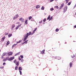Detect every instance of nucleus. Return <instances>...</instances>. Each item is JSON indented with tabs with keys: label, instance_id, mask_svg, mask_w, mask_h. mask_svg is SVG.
Segmentation results:
<instances>
[{
	"label": "nucleus",
	"instance_id": "obj_1",
	"mask_svg": "<svg viewBox=\"0 0 76 76\" xmlns=\"http://www.w3.org/2000/svg\"><path fill=\"white\" fill-rule=\"evenodd\" d=\"M31 34V32H30L28 33H27V34H25L24 35V37H25L24 39V41H26V39L28 38V36L29 35H30Z\"/></svg>",
	"mask_w": 76,
	"mask_h": 76
},
{
	"label": "nucleus",
	"instance_id": "obj_2",
	"mask_svg": "<svg viewBox=\"0 0 76 76\" xmlns=\"http://www.w3.org/2000/svg\"><path fill=\"white\" fill-rule=\"evenodd\" d=\"M67 7L66 6L64 7V12L65 13L66 11H67Z\"/></svg>",
	"mask_w": 76,
	"mask_h": 76
},
{
	"label": "nucleus",
	"instance_id": "obj_3",
	"mask_svg": "<svg viewBox=\"0 0 76 76\" xmlns=\"http://www.w3.org/2000/svg\"><path fill=\"white\" fill-rule=\"evenodd\" d=\"M7 54V53H3L2 55L1 56V58H3V56H6Z\"/></svg>",
	"mask_w": 76,
	"mask_h": 76
},
{
	"label": "nucleus",
	"instance_id": "obj_4",
	"mask_svg": "<svg viewBox=\"0 0 76 76\" xmlns=\"http://www.w3.org/2000/svg\"><path fill=\"white\" fill-rule=\"evenodd\" d=\"M14 58H15V57L13 56V57H11L9 58L8 60H9V61H12V60H13Z\"/></svg>",
	"mask_w": 76,
	"mask_h": 76
},
{
	"label": "nucleus",
	"instance_id": "obj_5",
	"mask_svg": "<svg viewBox=\"0 0 76 76\" xmlns=\"http://www.w3.org/2000/svg\"><path fill=\"white\" fill-rule=\"evenodd\" d=\"M19 17V15H16V16L15 17H14L13 18V20H15V19L18 18Z\"/></svg>",
	"mask_w": 76,
	"mask_h": 76
},
{
	"label": "nucleus",
	"instance_id": "obj_6",
	"mask_svg": "<svg viewBox=\"0 0 76 76\" xmlns=\"http://www.w3.org/2000/svg\"><path fill=\"white\" fill-rule=\"evenodd\" d=\"M12 52H10L9 53H8V55L9 56H12Z\"/></svg>",
	"mask_w": 76,
	"mask_h": 76
},
{
	"label": "nucleus",
	"instance_id": "obj_7",
	"mask_svg": "<svg viewBox=\"0 0 76 76\" xmlns=\"http://www.w3.org/2000/svg\"><path fill=\"white\" fill-rule=\"evenodd\" d=\"M63 6H64V4H62L61 5L60 7L59 8V9H61Z\"/></svg>",
	"mask_w": 76,
	"mask_h": 76
},
{
	"label": "nucleus",
	"instance_id": "obj_8",
	"mask_svg": "<svg viewBox=\"0 0 76 76\" xmlns=\"http://www.w3.org/2000/svg\"><path fill=\"white\" fill-rule=\"evenodd\" d=\"M72 65H73V64L72 63L70 62L69 63V67L70 68H71L72 67Z\"/></svg>",
	"mask_w": 76,
	"mask_h": 76
},
{
	"label": "nucleus",
	"instance_id": "obj_9",
	"mask_svg": "<svg viewBox=\"0 0 76 76\" xmlns=\"http://www.w3.org/2000/svg\"><path fill=\"white\" fill-rule=\"evenodd\" d=\"M4 39H5V36L4 37L1 39V41H2V42H3V41H4Z\"/></svg>",
	"mask_w": 76,
	"mask_h": 76
},
{
	"label": "nucleus",
	"instance_id": "obj_10",
	"mask_svg": "<svg viewBox=\"0 0 76 76\" xmlns=\"http://www.w3.org/2000/svg\"><path fill=\"white\" fill-rule=\"evenodd\" d=\"M8 58H9V57H7L6 58L3 59V61H6L7 60Z\"/></svg>",
	"mask_w": 76,
	"mask_h": 76
},
{
	"label": "nucleus",
	"instance_id": "obj_11",
	"mask_svg": "<svg viewBox=\"0 0 76 76\" xmlns=\"http://www.w3.org/2000/svg\"><path fill=\"white\" fill-rule=\"evenodd\" d=\"M45 53V50H43L41 52V54H44Z\"/></svg>",
	"mask_w": 76,
	"mask_h": 76
},
{
	"label": "nucleus",
	"instance_id": "obj_12",
	"mask_svg": "<svg viewBox=\"0 0 76 76\" xmlns=\"http://www.w3.org/2000/svg\"><path fill=\"white\" fill-rule=\"evenodd\" d=\"M15 27V24H13L12 26V29H13Z\"/></svg>",
	"mask_w": 76,
	"mask_h": 76
},
{
	"label": "nucleus",
	"instance_id": "obj_13",
	"mask_svg": "<svg viewBox=\"0 0 76 76\" xmlns=\"http://www.w3.org/2000/svg\"><path fill=\"white\" fill-rule=\"evenodd\" d=\"M22 40H20L19 41L17 42V44H18V43H20V42H22Z\"/></svg>",
	"mask_w": 76,
	"mask_h": 76
},
{
	"label": "nucleus",
	"instance_id": "obj_14",
	"mask_svg": "<svg viewBox=\"0 0 76 76\" xmlns=\"http://www.w3.org/2000/svg\"><path fill=\"white\" fill-rule=\"evenodd\" d=\"M39 5H37L36 6V9H38V8H39Z\"/></svg>",
	"mask_w": 76,
	"mask_h": 76
},
{
	"label": "nucleus",
	"instance_id": "obj_15",
	"mask_svg": "<svg viewBox=\"0 0 76 76\" xmlns=\"http://www.w3.org/2000/svg\"><path fill=\"white\" fill-rule=\"evenodd\" d=\"M19 70H22V67L20 66L19 67Z\"/></svg>",
	"mask_w": 76,
	"mask_h": 76
},
{
	"label": "nucleus",
	"instance_id": "obj_16",
	"mask_svg": "<svg viewBox=\"0 0 76 76\" xmlns=\"http://www.w3.org/2000/svg\"><path fill=\"white\" fill-rule=\"evenodd\" d=\"M14 63H17V61H16V59H15V60H14Z\"/></svg>",
	"mask_w": 76,
	"mask_h": 76
},
{
	"label": "nucleus",
	"instance_id": "obj_17",
	"mask_svg": "<svg viewBox=\"0 0 76 76\" xmlns=\"http://www.w3.org/2000/svg\"><path fill=\"white\" fill-rule=\"evenodd\" d=\"M12 34H10L8 35V37L9 38H10V37L12 36Z\"/></svg>",
	"mask_w": 76,
	"mask_h": 76
},
{
	"label": "nucleus",
	"instance_id": "obj_18",
	"mask_svg": "<svg viewBox=\"0 0 76 76\" xmlns=\"http://www.w3.org/2000/svg\"><path fill=\"white\" fill-rule=\"evenodd\" d=\"M28 43V42L26 41L22 44H26Z\"/></svg>",
	"mask_w": 76,
	"mask_h": 76
},
{
	"label": "nucleus",
	"instance_id": "obj_19",
	"mask_svg": "<svg viewBox=\"0 0 76 76\" xmlns=\"http://www.w3.org/2000/svg\"><path fill=\"white\" fill-rule=\"evenodd\" d=\"M55 8H56V9H59L58 7V6H56L54 7Z\"/></svg>",
	"mask_w": 76,
	"mask_h": 76
},
{
	"label": "nucleus",
	"instance_id": "obj_20",
	"mask_svg": "<svg viewBox=\"0 0 76 76\" xmlns=\"http://www.w3.org/2000/svg\"><path fill=\"white\" fill-rule=\"evenodd\" d=\"M50 17H51V16L49 15L47 18V20H48V19H50Z\"/></svg>",
	"mask_w": 76,
	"mask_h": 76
},
{
	"label": "nucleus",
	"instance_id": "obj_21",
	"mask_svg": "<svg viewBox=\"0 0 76 76\" xmlns=\"http://www.w3.org/2000/svg\"><path fill=\"white\" fill-rule=\"evenodd\" d=\"M37 28H34V30L33 31V32H35V31H37Z\"/></svg>",
	"mask_w": 76,
	"mask_h": 76
},
{
	"label": "nucleus",
	"instance_id": "obj_22",
	"mask_svg": "<svg viewBox=\"0 0 76 76\" xmlns=\"http://www.w3.org/2000/svg\"><path fill=\"white\" fill-rule=\"evenodd\" d=\"M72 3V1H71L70 2H69L68 3V5L69 6V5H70V4H71V3Z\"/></svg>",
	"mask_w": 76,
	"mask_h": 76
},
{
	"label": "nucleus",
	"instance_id": "obj_23",
	"mask_svg": "<svg viewBox=\"0 0 76 76\" xmlns=\"http://www.w3.org/2000/svg\"><path fill=\"white\" fill-rule=\"evenodd\" d=\"M20 52H19V53H18L16 54L15 55V56H18V55H19V53H20Z\"/></svg>",
	"mask_w": 76,
	"mask_h": 76
},
{
	"label": "nucleus",
	"instance_id": "obj_24",
	"mask_svg": "<svg viewBox=\"0 0 76 76\" xmlns=\"http://www.w3.org/2000/svg\"><path fill=\"white\" fill-rule=\"evenodd\" d=\"M50 10L51 11H53V10H54V8H52L50 9Z\"/></svg>",
	"mask_w": 76,
	"mask_h": 76
},
{
	"label": "nucleus",
	"instance_id": "obj_25",
	"mask_svg": "<svg viewBox=\"0 0 76 76\" xmlns=\"http://www.w3.org/2000/svg\"><path fill=\"white\" fill-rule=\"evenodd\" d=\"M32 17L31 16H30L28 17V19H29V20H30V19H32Z\"/></svg>",
	"mask_w": 76,
	"mask_h": 76
},
{
	"label": "nucleus",
	"instance_id": "obj_26",
	"mask_svg": "<svg viewBox=\"0 0 76 76\" xmlns=\"http://www.w3.org/2000/svg\"><path fill=\"white\" fill-rule=\"evenodd\" d=\"M9 44H10V42L9 41H8L7 43V45Z\"/></svg>",
	"mask_w": 76,
	"mask_h": 76
},
{
	"label": "nucleus",
	"instance_id": "obj_27",
	"mask_svg": "<svg viewBox=\"0 0 76 76\" xmlns=\"http://www.w3.org/2000/svg\"><path fill=\"white\" fill-rule=\"evenodd\" d=\"M19 61H18L16 63V65H17V66H19Z\"/></svg>",
	"mask_w": 76,
	"mask_h": 76
},
{
	"label": "nucleus",
	"instance_id": "obj_28",
	"mask_svg": "<svg viewBox=\"0 0 76 76\" xmlns=\"http://www.w3.org/2000/svg\"><path fill=\"white\" fill-rule=\"evenodd\" d=\"M41 9V10H44V7H42Z\"/></svg>",
	"mask_w": 76,
	"mask_h": 76
},
{
	"label": "nucleus",
	"instance_id": "obj_29",
	"mask_svg": "<svg viewBox=\"0 0 76 76\" xmlns=\"http://www.w3.org/2000/svg\"><path fill=\"white\" fill-rule=\"evenodd\" d=\"M52 19H53V17L52 16L51 17V18L49 19V20H52Z\"/></svg>",
	"mask_w": 76,
	"mask_h": 76
},
{
	"label": "nucleus",
	"instance_id": "obj_30",
	"mask_svg": "<svg viewBox=\"0 0 76 76\" xmlns=\"http://www.w3.org/2000/svg\"><path fill=\"white\" fill-rule=\"evenodd\" d=\"M27 22H28V20H26L25 21V23L27 24Z\"/></svg>",
	"mask_w": 76,
	"mask_h": 76
},
{
	"label": "nucleus",
	"instance_id": "obj_31",
	"mask_svg": "<svg viewBox=\"0 0 76 76\" xmlns=\"http://www.w3.org/2000/svg\"><path fill=\"white\" fill-rule=\"evenodd\" d=\"M18 66H16L15 68V70H18Z\"/></svg>",
	"mask_w": 76,
	"mask_h": 76
},
{
	"label": "nucleus",
	"instance_id": "obj_32",
	"mask_svg": "<svg viewBox=\"0 0 76 76\" xmlns=\"http://www.w3.org/2000/svg\"><path fill=\"white\" fill-rule=\"evenodd\" d=\"M19 72H20V75H22V71L20 70Z\"/></svg>",
	"mask_w": 76,
	"mask_h": 76
},
{
	"label": "nucleus",
	"instance_id": "obj_33",
	"mask_svg": "<svg viewBox=\"0 0 76 76\" xmlns=\"http://www.w3.org/2000/svg\"><path fill=\"white\" fill-rule=\"evenodd\" d=\"M19 26H18L17 27H16L15 28L16 29H18V28H19Z\"/></svg>",
	"mask_w": 76,
	"mask_h": 76
},
{
	"label": "nucleus",
	"instance_id": "obj_34",
	"mask_svg": "<svg viewBox=\"0 0 76 76\" xmlns=\"http://www.w3.org/2000/svg\"><path fill=\"white\" fill-rule=\"evenodd\" d=\"M69 0H66V3H67L69 2Z\"/></svg>",
	"mask_w": 76,
	"mask_h": 76
},
{
	"label": "nucleus",
	"instance_id": "obj_35",
	"mask_svg": "<svg viewBox=\"0 0 76 76\" xmlns=\"http://www.w3.org/2000/svg\"><path fill=\"white\" fill-rule=\"evenodd\" d=\"M20 57L22 58H23V56L22 55H20Z\"/></svg>",
	"mask_w": 76,
	"mask_h": 76
},
{
	"label": "nucleus",
	"instance_id": "obj_36",
	"mask_svg": "<svg viewBox=\"0 0 76 76\" xmlns=\"http://www.w3.org/2000/svg\"><path fill=\"white\" fill-rule=\"evenodd\" d=\"M21 22H24V19H22V20H21Z\"/></svg>",
	"mask_w": 76,
	"mask_h": 76
},
{
	"label": "nucleus",
	"instance_id": "obj_37",
	"mask_svg": "<svg viewBox=\"0 0 76 76\" xmlns=\"http://www.w3.org/2000/svg\"><path fill=\"white\" fill-rule=\"evenodd\" d=\"M42 22V20H41L39 22V23H41Z\"/></svg>",
	"mask_w": 76,
	"mask_h": 76
},
{
	"label": "nucleus",
	"instance_id": "obj_38",
	"mask_svg": "<svg viewBox=\"0 0 76 76\" xmlns=\"http://www.w3.org/2000/svg\"><path fill=\"white\" fill-rule=\"evenodd\" d=\"M58 31H59L58 29H56V32H58Z\"/></svg>",
	"mask_w": 76,
	"mask_h": 76
},
{
	"label": "nucleus",
	"instance_id": "obj_39",
	"mask_svg": "<svg viewBox=\"0 0 76 76\" xmlns=\"http://www.w3.org/2000/svg\"><path fill=\"white\" fill-rule=\"evenodd\" d=\"M45 20H46V19L45 18L43 19V22H45Z\"/></svg>",
	"mask_w": 76,
	"mask_h": 76
},
{
	"label": "nucleus",
	"instance_id": "obj_40",
	"mask_svg": "<svg viewBox=\"0 0 76 76\" xmlns=\"http://www.w3.org/2000/svg\"><path fill=\"white\" fill-rule=\"evenodd\" d=\"M75 55H74L73 56H72V58H74V57H75Z\"/></svg>",
	"mask_w": 76,
	"mask_h": 76
},
{
	"label": "nucleus",
	"instance_id": "obj_41",
	"mask_svg": "<svg viewBox=\"0 0 76 76\" xmlns=\"http://www.w3.org/2000/svg\"><path fill=\"white\" fill-rule=\"evenodd\" d=\"M22 20V18H21L19 19L20 20Z\"/></svg>",
	"mask_w": 76,
	"mask_h": 76
},
{
	"label": "nucleus",
	"instance_id": "obj_42",
	"mask_svg": "<svg viewBox=\"0 0 76 76\" xmlns=\"http://www.w3.org/2000/svg\"><path fill=\"white\" fill-rule=\"evenodd\" d=\"M35 32L33 31V32L31 33V35H33V34H34Z\"/></svg>",
	"mask_w": 76,
	"mask_h": 76
},
{
	"label": "nucleus",
	"instance_id": "obj_43",
	"mask_svg": "<svg viewBox=\"0 0 76 76\" xmlns=\"http://www.w3.org/2000/svg\"><path fill=\"white\" fill-rule=\"evenodd\" d=\"M8 33H4V34L5 35H8Z\"/></svg>",
	"mask_w": 76,
	"mask_h": 76
},
{
	"label": "nucleus",
	"instance_id": "obj_44",
	"mask_svg": "<svg viewBox=\"0 0 76 76\" xmlns=\"http://www.w3.org/2000/svg\"><path fill=\"white\" fill-rule=\"evenodd\" d=\"M24 61V60H23V59H22V60H21V62H22V63H23V62Z\"/></svg>",
	"mask_w": 76,
	"mask_h": 76
},
{
	"label": "nucleus",
	"instance_id": "obj_45",
	"mask_svg": "<svg viewBox=\"0 0 76 76\" xmlns=\"http://www.w3.org/2000/svg\"><path fill=\"white\" fill-rule=\"evenodd\" d=\"M4 68V67L3 66H1V67H0V69H3Z\"/></svg>",
	"mask_w": 76,
	"mask_h": 76
},
{
	"label": "nucleus",
	"instance_id": "obj_46",
	"mask_svg": "<svg viewBox=\"0 0 76 76\" xmlns=\"http://www.w3.org/2000/svg\"><path fill=\"white\" fill-rule=\"evenodd\" d=\"M54 0H50V2H52V1H54Z\"/></svg>",
	"mask_w": 76,
	"mask_h": 76
},
{
	"label": "nucleus",
	"instance_id": "obj_47",
	"mask_svg": "<svg viewBox=\"0 0 76 76\" xmlns=\"http://www.w3.org/2000/svg\"><path fill=\"white\" fill-rule=\"evenodd\" d=\"M18 59L19 60H21V59L20 58H19Z\"/></svg>",
	"mask_w": 76,
	"mask_h": 76
},
{
	"label": "nucleus",
	"instance_id": "obj_48",
	"mask_svg": "<svg viewBox=\"0 0 76 76\" xmlns=\"http://www.w3.org/2000/svg\"><path fill=\"white\" fill-rule=\"evenodd\" d=\"M16 23L17 24H19V22H17Z\"/></svg>",
	"mask_w": 76,
	"mask_h": 76
},
{
	"label": "nucleus",
	"instance_id": "obj_49",
	"mask_svg": "<svg viewBox=\"0 0 76 76\" xmlns=\"http://www.w3.org/2000/svg\"><path fill=\"white\" fill-rule=\"evenodd\" d=\"M21 24H20V25H19L18 26H19H19H21Z\"/></svg>",
	"mask_w": 76,
	"mask_h": 76
},
{
	"label": "nucleus",
	"instance_id": "obj_50",
	"mask_svg": "<svg viewBox=\"0 0 76 76\" xmlns=\"http://www.w3.org/2000/svg\"><path fill=\"white\" fill-rule=\"evenodd\" d=\"M76 4H75V5L74 6V8H75V7H76Z\"/></svg>",
	"mask_w": 76,
	"mask_h": 76
},
{
	"label": "nucleus",
	"instance_id": "obj_51",
	"mask_svg": "<svg viewBox=\"0 0 76 76\" xmlns=\"http://www.w3.org/2000/svg\"><path fill=\"white\" fill-rule=\"evenodd\" d=\"M3 64L4 65L6 64V63H3Z\"/></svg>",
	"mask_w": 76,
	"mask_h": 76
},
{
	"label": "nucleus",
	"instance_id": "obj_52",
	"mask_svg": "<svg viewBox=\"0 0 76 76\" xmlns=\"http://www.w3.org/2000/svg\"><path fill=\"white\" fill-rule=\"evenodd\" d=\"M15 45H12V47H15Z\"/></svg>",
	"mask_w": 76,
	"mask_h": 76
},
{
	"label": "nucleus",
	"instance_id": "obj_53",
	"mask_svg": "<svg viewBox=\"0 0 76 76\" xmlns=\"http://www.w3.org/2000/svg\"><path fill=\"white\" fill-rule=\"evenodd\" d=\"M18 44H14V45L15 46V45H17Z\"/></svg>",
	"mask_w": 76,
	"mask_h": 76
},
{
	"label": "nucleus",
	"instance_id": "obj_54",
	"mask_svg": "<svg viewBox=\"0 0 76 76\" xmlns=\"http://www.w3.org/2000/svg\"><path fill=\"white\" fill-rule=\"evenodd\" d=\"M74 28H76V25H75V26H74Z\"/></svg>",
	"mask_w": 76,
	"mask_h": 76
},
{
	"label": "nucleus",
	"instance_id": "obj_55",
	"mask_svg": "<svg viewBox=\"0 0 76 76\" xmlns=\"http://www.w3.org/2000/svg\"><path fill=\"white\" fill-rule=\"evenodd\" d=\"M26 41H27V42H28V40H27Z\"/></svg>",
	"mask_w": 76,
	"mask_h": 76
},
{
	"label": "nucleus",
	"instance_id": "obj_56",
	"mask_svg": "<svg viewBox=\"0 0 76 76\" xmlns=\"http://www.w3.org/2000/svg\"><path fill=\"white\" fill-rule=\"evenodd\" d=\"M0 51H1V50H0Z\"/></svg>",
	"mask_w": 76,
	"mask_h": 76
}]
</instances>
